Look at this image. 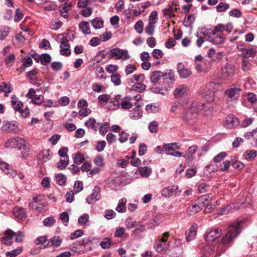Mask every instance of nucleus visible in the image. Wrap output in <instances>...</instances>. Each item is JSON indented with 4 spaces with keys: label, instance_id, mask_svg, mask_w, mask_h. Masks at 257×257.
Listing matches in <instances>:
<instances>
[{
    "label": "nucleus",
    "instance_id": "obj_1",
    "mask_svg": "<svg viewBox=\"0 0 257 257\" xmlns=\"http://www.w3.org/2000/svg\"><path fill=\"white\" fill-rule=\"evenodd\" d=\"M241 221H237L230 224L226 229V233L222 236V243L218 244L217 246H213L216 248L217 255H220L225 250L224 245L231 244L234 239L239 235L241 231Z\"/></svg>",
    "mask_w": 257,
    "mask_h": 257
},
{
    "label": "nucleus",
    "instance_id": "obj_2",
    "mask_svg": "<svg viewBox=\"0 0 257 257\" xmlns=\"http://www.w3.org/2000/svg\"><path fill=\"white\" fill-rule=\"evenodd\" d=\"M233 29L232 25L229 23L227 25L219 24L217 25L210 33L208 36L209 42L215 45H221L224 44L226 39V36L223 32L230 33Z\"/></svg>",
    "mask_w": 257,
    "mask_h": 257
},
{
    "label": "nucleus",
    "instance_id": "obj_3",
    "mask_svg": "<svg viewBox=\"0 0 257 257\" xmlns=\"http://www.w3.org/2000/svg\"><path fill=\"white\" fill-rule=\"evenodd\" d=\"M206 108L205 104L197 102H193L188 110L183 115V118L190 125L194 124L197 118L198 111Z\"/></svg>",
    "mask_w": 257,
    "mask_h": 257
},
{
    "label": "nucleus",
    "instance_id": "obj_4",
    "mask_svg": "<svg viewBox=\"0 0 257 257\" xmlns=\"http://www.w3.org/2000/svg\"><path fill=\"white\" fill-rule=\"evenodd\" d=\"M109 58L125 61L130 58V56L127 50L115 48L109 50Z\"/></svg>",
    "mask_w": 257,
    "mask_h": 257
},
{
    "label": "nucleus",
    "instance_id": "obj_5",
    "mask_svg": "<svg viewBox=\"0 0 257 257\" xmlns=\"http://www.w3.org/2000/svg\"><path fill=\"white\" fill-rule=\"evenodd\" d=\"M208 197L202 196L199 198L195 204L188 207L187 211L189 215H193L200 211L206 205L205 201H208Z\"/></svg>",
    "mask_w": 257,
    "mask_h": 257
},
{
    "label": "nucleus",
    "instance_id": "obj_6",
    "mask_svg": "<svg viewBox=\"0 0 257 257\" xmlns=\"http://www.w3.org/2000/svg\"><path fill=\"white\" fill-rule=\"evenodd\" d=\"M188 89L187 86L181 85L176 88L174 91V94L175 98L181 102L183 105H185L188 103V99L186 96L188 93Z\"/></svg>",
    "mask_w": 257,
    "mask_h": 257
},
{
    "label": "nucleus",
    "instance_id": "obj_7",
    "mask_svg": "<svg viewBox=\"0 0 257 257\" xmlns=\"http://www.w3.org/2000/svg\"><path fill=\"white\" fill-rule=\"evenodd\" d=\"M26 143V141L20 137L12 138L8 140L5 144L6 148H18L21 149Z\"/></svg>",
    "mask_w": 257,
    "mask_h": 257
},
{
    "label": "nucleus",
    "instance_id": "obj_8",
    "mask_svg": "<svg viewBox=\"0 0 257 257\" xmlns=\"http://www.w3.org/2000/svg\"><path fill=\"white\" fill-rule=\"evenodd\" d=\"M240 123L238 118L233 114L228 115L224 121L223 125L226 128H232L237 126Z\"/></svg>",
    "mask_w": 257,
    "mask_h": 257
},
{
    "label": "nucleus",
    "instance_id": "obj_9",
    "mask_svg": "<svg viewBox=\"0 0 257 257\" xmlns=\"http://www.w3.org/2000/svg\"><path fill=\"white\" fill-rule=\"evenodd\" d=\"M60 54L65 56H69L71 54L70 45L69 41L66 37H63L61 39V44L60 45Z\"/></svg>",
    "mask_w": 257,
    "mask_h": 257
},
{
    "label": "nucleus",
    "instance_id": "obj_10",
    "mask_svg": "<svg viewBox=\"0 0 257 257\" xmlns=\"http://www.w3.org/2000/svg\"><path fill=\"white\" fill-rule=\"evenodd\" d=\"M222 230L219 228L211 230L206 234L205 239L207 242H213L221 235Z\"/></svg>",
    "mask_w": 257,
    "mask_h": 257
},
{
    "label": "nucleus",
    "instance_id": "obj_11",
    "mask_svg": "<svg viewBox=\"0 0 257 257\" xmlns=\"http://www.w3.org/2000/svg\"><path fill=\"white\" fill-rule=\"evenodd\" d=\"M169 246V243L167 242V239L161 238L156 240L154 248L158 252H161L168 248Z\"/></svg>",
    "mask_w": 257,
    "mask_h": 257
},
{
    "label": "nucleus",
    "instance_id": "obj_12",
    "mask_svg": "<svg viewBox=\"0 0 257 257\" xmlns=\"http://www.w3.org/2000/svg\"><path fill=\"white\" fill-rule=\"evenodd\" d=\"M179 146L176 143H172L168 145L165 148V152L166 154L172 155L175 157H180L182 156V154L179 151H175L176 149H178Z\"/></svg>",
    "mask_w": 257,
    "mask_h": 257
},
{
    "label": "nucleus",
    "instance_id": "obj_13",
    "mask_svg": "<svg viewBox=\"0 0 257 257\" xmlns=\"http://www.w3.org/2000/svg\"><path fill=\"white\" fill-rule=\"evenodd\" d=\"M5 236L1 238V241L7 245H11L13 243V237L16 233L11 229H8L5 232Z\"/></svg>",
    "mask_w": 257,
    "mask_h": 257
},
{
    "label": "nucleus",
    "instance_id": "obj_14",
    "mask_svg": "<svg viewBox=\"0 0 257 257\" xmlns=\"http://www.w3.org/2000/svg\"><path fill=\"white\" fill-rule=\"evenodd\" d=\"M162 78L165 85H169L170 82L175 80L174 71L171 69L166 70L164 72H163Z\"/></svg>",
    "mask_w": 257,
    "mask_h": 257
},
{
    "label": "nucleus",
    "instance_id": "obj_15",
    "mask_svg": "<svg viewBox=\"0 0 257 257\" xmlns=\"http://www.w3.org/2000/svg\"><path fill=\"white\" fill-rule=\"evenodd\" d=\"M241 89L239 87H232L226 89L224 93L229 98L232 99H236L239 95Z\"/></svg>",
    "mask_w": 257,
    "mask_h": 257
},
{
    "label": "nucleus",
    "instance_id": "obj_16",
    "mask_svg": "<svg viewBox=\"0 0 257 257\" xmlns=\"http://www.w3.org/2000/svg\"><path fill=\"white\" fill-rule=\"evenodd\" d=\"M0 169L3 170L6 174L10 177H14L16 175V172L13 170L9 165L0 160Z\"/></svg>",
    "mask_w": 257,
    "mask_h": 257
},
{
    "label": "nucleus",
    "instance_id": "obj_17",
    "mask_svg": "<svg viewBox=\"0 0 257 257\" xmlns=\"http://www.w3.org/2000/svg\"><path fill=\"white\" fill-rule=\"evenodd\" d=\"M234 66L230 63H226L222 68V74L224 77L232 76L234 74Z\"/></svg>",
    "mask_w": 257,
    "mask_h": 257
},
{
    "label": "nucleus",
    "instance_id": "obj_18",
    "mask_svg": "<svg viewBox=\"0 0 257 257\" xmlns=\"http://www.w3.org/2000/svg\"><path fill=\"white\" fill-rule=\"evenodd\" d=\"M74 244H76L80 246H83L85 247V248L87 246L88 244H89V246L88 248H85L84 250H83V253H85L88 251L91 250L92 249V240L90 239V238H84L81 240H79L77 241L76 243H74Z\"/></svg>",
    "mask_w": 257,
    "mask_h": 257
},
{
    "label": "nucleus",
    "instance_id": "obj_19",
    "mask_svg": "<svg viewBox=\"0 0 257 257\" xmlns=\"http://www.w3.org/2000/svg\"><path fill=\"white\" fill-rule=\"evenodd\" d=\"M178 186L177 185H173L168 186L162 191V195L166 198H169L171 197L174 192L178 190Z\"/></svg>",
    "mask_w": 257,
    "mask_h": 257
},
{
    "label": "nucleus",
    "instance_id": "obj_20",
    "mask_svg": "<svg viewBox=\"0 0 257 257\" xmlns=\"http://www.w3.org/2000/svg\"><path fill=\"white\" fill-rule=\"evenodd\" d=\"M100 199V194L99 191L97 189L93 190V192L91 194L88 196L86 198L87 202L90 204H93L96 201L99 200Z\"/></svg>",
    "mask_w": 257,
    "mask_h": 257
},
{
    "label": "nucleus",
    "instance_id": "obj_21",
    "mask_svg": "<svg viewBox=\"0 0 257 257\" xmlns=\"http://www.w3.org/2000/svg\"><path fill=\"white\" fill-rule=\"evenodd\" d=\"M18 123L16 121L10 122L7 121L4 122L3 126V130L5 132H13L15 131L16 128L18 127Z\"/></svg>",
    "mask_w": 257,
    "mask_h": 257
},
{
    "label": "nucleus",
    "instance_id": "obj_22",
    "mask_svg": "<svg viewBox=\"0 0 257 257\" xmlns=\"http://www.w3.org/2000/svg\"><path fill=\"white\" fill-rule=\"evenodd\" d=\"M212 83L209 84V85L203 90V94H204L205 98L206 100L211 102L214 101V92L212 90H209V86H211Z\"/></svg>",
    "mask_w": 257,
    "mask_h": 257
},
{
    "label": "nucleus",
    "instance_id": "obj_23",
    "mask_svg": "<svg viewBox=\"0 0 257 257\" xmlns=\"http://www.w3.org/2000/svg\"><path fill=\"white\" fill-rule=\"evenodd\" d=\"M11 105L13 108L17 111H20L23 108V104L22 101L18 100L17 96L13 95L12 96Z\"/></svg>",
    "mask_w": 257,
    "mask_h": 257
},
{
    "label": "nucleus",
    "instance_id": "obj_24",
    "mask_svg": "<svg viewBox=\"0 0 257 257\" xmlns=\"http://www.w3.org/2000/svg\"><path fill=\"white\" fill-rule=\"evenodd\" d=\"M240 50L242 51L241 56L243 58H248L249 57H254L256 54V51L253 48L245 49L241 48Z\"/></svg>",
    "mask_w": 257,
    "mask_h": 257
},
{
    "label": "nucleus",
    "instance_id": "obj_25",
    "mask_svg": "<svg viewBox=\"0 0 257 257\" xmlns=\"http://www.w3.org/2000/svg\"><path fill=\"white\" fill-rule=\"evenodd\" d=\"M14 215L17 218L23 219L26 218V210L22 207H16L13 209Z\"/></svg>",
    "mask_w": 257,
    "mask_h": 257
},
{
    "label": "nucleus",
    "instance_id": "obj_26",
    "mask_svg": "<svg viewBox=\"0 0 257 257\" xmlns=\"http://www.w3.org/2000/svg\"><path fill=\"white\" fill-rule=\"evenodd\" d=\"M197 149L198 147L196 145L192 146L189 147L186 151L185 154L182 156L184 157L187 160L191 161L193 159L192 155L196 153Z\"/></svg>",
    "mask_w": 257,
    "mask_h": 257
},
{
    "label": "nucleus",
    "instance_id": "obj_27",
    "mask_svg": "<svg viewBox=\"0 0 257 257\" xmlns=\"http://www.w3.org/2000/svg\"><path fill=\"white\" fill-rule=\"evenodd\" d=\"M140 107V105H138L136 107L130 111V116L131 118L137 119L142 116V111Z\"/></svg>",
    "mask_w": 257,
    "mask_h": 257
},
{
    "label": "nucleus",
    "instance_id": "obj_28",
    "mask_svg": "<svg viewBox=\"0 0 257 257\" xmlns=\"http://www.w3.org/2000/svg\"><path fill=\"white\" fill-rule=\"evenodd\" d=\"M163 72L161 71H154L152 72L150 76L151 82L154 84L157 83L162 78Z\"/></svg>",
    "mask_w": 257,
    "mask_h": 257
},
{
    "label": "nucleus",
    "instance_id": "obj_29",
    "mask_svg": "<svg viewBox=\"0 0 257 257\" xmlns=\"http://www.w3.org/2000/svg\"><path fill=\"white\" fill-rule=\"evenodd\" d=\"M145 79V76L144 74H135L130 79L128 83L130 84V83L136 84L138 83L144 82Z\"/></svg>",
    "mask_w": 257,
    "mask_h": 257
},
{
    "label": "nucleus",
    "instance_id": "obj_30",
    "mask_svg": "<svg viewBox=\"0 0 257 257\" xmlns=\"http://www.w3.org/2000/svg\"><path fill=\"white\" fill-rule=\"evenodd\" d=\"M50 150L49 149L44 150L39 154V159L42 161V162H46L50 160L51 156L50 154Z\"/></svg>",
    "mask_w": 257,
    "mask_h": 257
},
{
    "label": "nucleus",
    "instance_id": "obj_31",
    "mask_svg": "<svg viewBox=\"0 0 257 257\" xmlns=\"http://www.w3.org/2000/svg\"><path fill=\"white\" fill-rule=\"evenodd\" d=\"M196 228L194 226H191L187 231H186V239L189 242L192 240L196 235Z\"/></svg>",
    "mask_w": 257,
    "mask_h": 257
},
{
    "label": "nucleus",
    "instance_id": "obj_32",
    "mask_svg": "<svg viewBox=\"0 0 257 257\" xmlns=\"http://www.w3.org/2000/svg\"><path fill=\"white\" fill-rule=\"evenodd\" d=\"M79 29L84 34H89L90 30L89 23L86 21H82L79 25Z\"/></svg>",
    "mask_w": 257,
    "mask_h": 257
},
{
    "label": "nucleus",
    "instance_id": "obj_33",
    "mask_svg": "<svg viewBox=\"0 0 257 257\" xmlns=\"http://www.w3.org/2000/svg\"><path fill=\"white\" fill-rule=\"evenodd\" d=\"M126 200L125 198H122L119 200L117 206L115 209L118 212L123 213L126 211Z\"/></svg>",
    "mask_w": 257,
    "mask_h": 257
},
{
    "label": "nucleus",
    "instance_id": "obj_34",
    "mask_svg": "<svg viewBox=\"0 0 257 257\" xmlns=\"http://www.w3.org/2000/svg\"><path fill=\"white\" fill-rule=\"evenodd\" d=\"M195 20V16L194 14H190L188 16L185 17L183 21V25L186 27H188L191 25Z\"/></svg>",
    "mask_w": 257,
    "mask_h": 257
},
{
    "label": "nucleus",
    "instance_id": "obj_35",
    "mask_svg": "<svg viewBox=\"0 0 257 257\" xmlns=\"http://www.w3.org/2000/svg\"><path fill=\"white\" fill-rule=\"evenodd\" d=\"M146 88V85L144 82L134 84L131 88V90L136 91L139 92H143Z\"/></svg>",
    "mask_w": 257,
    "mask_h": 257
},
{
    "label": "nucleus",
    "instance_id": "obj_36",
    "mask_svg": "<svg viewBox=\"0 0 257 257\" xmlns=\"http://www.w3.org/2000/svg\"><path fill=\"white\" fill-rule=\"evenodd\" d=\"M257 155V152L254 150L246 151L243 156L244 158L248 161L253 160Z\"/></svg>",
    "mask_w": 257,
    "mask_h": 257
},
{
    "label": "nucleus",
    "instance_id": "obj_37",
    "mask_svg": "<svg viewBox=\"0 0 257 257\" xmlns=\"http://www.w3.org/2000/svg\"><path fill=\"white\" fill-rule=\"evenodd\" d=\"M10 32V28L6 26L0 27V40H4Z\"/></svg>",
    "mask_w": 257,
    "mask_h": 257
},
{
    "label": "nucleus",
    "instance_id": "obj_38",
    "mask_svg": "<svg viewBox=\"0 0 257 257\" xmlns=\"http://www.w3.org/2000/svg\"><path fill=\"white\" fill-rule=\"evenodd\" d=\"M69 162V157L67 156L64 158V159H61L60 161L56 164V166L59 169L63 170L68 165Z\"/></svg>",
    "mask_w": 257,
    "mask_h": 257
},
{
    "label": "nucleus",
    "instance_id": "obj_39",
    "mask_svg": "<svg viewBox=\"0 0 257 257\" xmlns=\"http://www.w3.org/2000/svg\"><path fill=\"white\" fill-rule=\"evenodd\" d=\"M85 125L88 128H92L95 131L97 130V126L96 125V120L94 118H90L85 122Z\"/></svg>",
    "mask_w": 257,
    "mask_h": 257
},
{
    "label": "nucleus",
    "instance_id": "obj_40",
    "mask_svg": "<svg viewBox=\"0 0 257 257\" xmlns=\"http://www.w3.org/2000/svg\"><path fill=\"white\" fill-rule=\"evenodd\" d=\"M93 27L96 29H99L103 26V21L100 18L94 19L91 21Z\"/></svg>",
    "mask_w": 257,
    "mask_h": 257
},
{
    "label": "nucleus",
    "instance_id": "obj_41",
    "mask_svg": "<svg viewBox=\"0 0 257 257\" xmlns=\"http://www.w3.org/2000/svg\"><path fill=\"white\" fill-rule=\"evenodd\" d=\"M130 97H125L123 98L120 103L121 108L124 109H127L132 107L133 104L130 102Z\"/></svg>",
    "mask_w": 257,
    "mask_h": 257
},
{
    "label": "nucleus",
    "instance_id": "obj_42",
    "mask_svg": "<svg viewBox=\"0 0 257 257\" xmlns=\"http://www.w3.org/2000/svg\"><path fill=\"white\" fill-rule=\"evenodd\" d=\"M22 250L23 247L22 246H20L10 251L6 252V255L7 256L9 257H16L17 255H19L22 252Z\"/></svg>",
    "mask_w": 257,
    "mask_h": 257
},
{
    "label": "nucleus",
    "instance_id": "obj_43",
    "mask_svg": "<svg viewBox=\"0 0 257 257\" xmlns=\"http://www.w3.org/2000/svg\"><path fill=\"white\" fill-rule=\"evenodd\" d=\"M96 125L100 127L99 128V133L101 135H104V134L107 132V130L109 127V123L107 122H104L103 123L101 122H97Z\"/></svg>",
    "mask_w": 257,
    "mask_h": 257
},
{
    "label": "nucleus",
    "instance_id": "obj_44",
    "mask_svg": "<svg viewBox=\"0 0 257 257\" xmlns=\"http://www.w3.org/2000/svg\"><path fill=\"white\" fill-rule=\"evenodd\" d=\"M12 86L10 83L3 82L0 84V91L9 93L12 91Z\"/></svg>",
    "mask_w": 257,
    "mask_h": 257
},
{
    "label": "nucleus",
    "instance_id": "obj_45",
    "mask_svg": "<svg viewBox=\"0 0 257 257\" xmlns=\"http://www.w3.org/2000/svg\"><path fill=\"white\" fill-rule=\"evenodd\" d=\"M74 163L79 165L84 160V157L82 154L79 152H77L73 156Z\"/></svg>",
    "mask_w": 257,
    "mask_h": 257
},
{
    "label": "nucleus",
    "instance_id": "obj_46",
    "mask_svg": "<svg viewBox=\"0 0 257 257\" xmlns=\"http://www.w3.org/2000/svg\"><path fill=\"white\" fill-rule=\"evenodd\" d=\"M51 60L50 55L47 53L43 54L40 56L41 63L42 65H45L46 64L50 63Z\"/></svg>",
    "mask_w": 257,
    "mask_h": 257
},
{
    "label": "nucleus",
    "instance_id": "obj_47",
    "mask_svg": "<svg viewBox=\"0 0 257 257\" xmlns=\"http://www.w3.org/2000/svg\"><path fill=\"white\" fill-rule=\"evenodd\" d=\"M71 3H66L64 5H61L59 7V11L61 13V15L64 13H68L69 10L71 7Z\"/></svg>",
    "mask_w": 257,
    "mask_h": 257
},
{
    "label": "nucleus",
    "instance_id": "obj_48",
    "mask_svg": "<svg viewBox=\"0 0 257 257\" xmlns=\"http://www.w3.org/2000/svg\"><path fill=\"white\" fill-rule=\"evenodd\" d=\"M121 98V95L120 94H118L115 96V97L114 98H112L110 100V103H111L113 106H109V108L111 109H114L115 107H118L119 106V103H117L119 100H120Z\"/></svg>",
    "mask_w": 257,
    "mask_h": 257
},
{
    "label": "nucleus",
    "instance_id": "obj_49",
    "mask_svg": "<svg viewBox=\"0 0 257 257\" xmlns=\"http://www.w3.org/2000/svg\"><path fill=\"white\" fill-rule=\"evenodd\" d=\"M240 207H244L243 206V203L240 204V206L238 204H234L231 203L229 204V205H227L224 209L223 210V214L225 213V212L226 211V212L228 211L230 209H232L233 208H234L235 210H237L239 209Z\"/></svg>",
    "mask_w": 257,
    "mask_h": 257
},
{
    "label": "nucleus",
    "instance_id": "obj_50",
    "mask_svg": "<svg viewBox=\"0 0 257 257\" xmlns=\"http://www.w3.org/2000/svg\"><path fill=\"white\" fill-rule=\"evenodd\" d=\"M62 241V239L59 236H54L50 239V241L51 242V244L55 247H59Z\"/></svg>",
    "mask_w": 257,
    "mask_h": 257
},
{
    "label": "nucleus",
    "instance_id": "obj_51",
    "mask_svg": "<svg viewBox=\"0 0 257 257\" xmlns=\"http://www.w3.org/2000/svg\"><path fill=\"white\" fill-rule=\"evenodd\" d=\"M66 178L62 174H58L56 175V182L60 185H63L65 184Z\"/></svg>",
    "mask_w": 257,
    "mask_h": 257
},
{
    "label": "nucleus",
    "instance_id": "obj_52",
    "mask_svg": "<svg viewBox=\"0 0 257 257\" xmlns=\"http://www.w3.org/2000/svg\"><path fill=\"white\" fill-rule=\"evenodd\" d=\"M94 162L98 167H103L104 165V158L100 155H97L94 159Z\"/></svg>",
    "mask_w": 257,
    "mask_h": 257
},
{
    "label": "nucleus",
    "instance_id": "obj_53",
    "mask_svg": "<svg viewBox=\"0 0 257 257\" xmlns=\"http://www.w3.org/2000/svg\"><path fill=\"white\" fill-rule=\"evenodd\" d=\"M229 7L228 4L225 3H220L216 7V9L218 12H225Z\"/></svg>",
    "mask_w": 257,
    "mask_h": 257
},
{
    "label": "nucleus",
    "instance_id": "obj_54",
    "mask_svg": "<svg viewBox=\"0 0 257 257\" xmlns=\"http://www.w3.org/2000/svg\"><path fill=\"white\" fill-rule=\"evenodd\" d=\"M140 172L142 177H148L151 173V169L147 167H142L140 169Z\"/></svg>",
    "mask_w": 257,
    "mask_h": 257
},
{
    "label": "nucleus",
    "instance_id": "obj_55",
    "mask_svg": "<svg viewBox=\"0 0 257 257\" xmlns=\"http://www.w3.org/2000/svg\"><path fill=\"white\" fill-rule=\"evenodd\" d=\"M15 59V55L11 54L7 58H5V61L8 67H11L13 65V63Z\"/></svg>",
    "mask_w": 257,
    "mask_h": 257
},
{
    "label": "nucleus",
    "instance_id": "obj_56",
    "mask_svg": "<svg viewBox=\"0 0 257 257\" xmlns=\"http://www.w3.org/2000/svg\"><path fill=\"white\" fill-rule=\"evenodd\" d=\"M111 80L112 83L116 86L120 84V76L117 73L112 75L111 77Z\"/></svg>",
    "mask_w": 257,
    "mask_h": 257
},
{
    "label": "nucleus",
    "instance_id": "obj_57",
    "mask_svg": "<svg viewBox=\"0 0 257 257\" xmlns=\"http://www.w3.org/2000/svg\"><path fill=\"white\" fill-rule=\"evenodd\" d=\"M83 235V231L82 230L78 229L75 232L70 234L69 237L71 240L75 239L78 237H81Z\"/></svg>",
    "mask_w": 257,
    "mask_h": 257
},
{
    "label": "nucleus",
    "instance_id": "obj_58",
    "mask_svg": "<svg viewBox=\"0 0 257 257\" xmlns=\"http://www.w3.org/2000/svg\"><path fill=\"white\" fill-rule=\"evenodd\" d=\"M89 215L88 214H84L80 216L78 219V223L81 225L86 224L89 220Z\"/></svg>",
    "mask_w": 257,
    "mask_h": 257
},
{
    "label": "nucleus",
    "instance_id": "obj_59",
    "mask_svg": "<svg viewBox=\"0 0 257 257\" xmlns=\"http://www.w3.org/2000/svg\"><path fill=\"white\" fill-rule=\"evenodd\" d=\"M116 216L115 212L111 209L106 210L105 211L104 217L107 219L110 220L114 218Z\"/></svg>",
    "mask_w": 257,
    "mask_h": 257
},
{
    "label": "nucleus",
    "instance_id": "obj_60",
    "mask_svg": "<svg viewBox=\"0 0 257 257\" xmlns=\"http://www.w3.org/2000/svg\"><path fill=\"white\" fill-rule=\"evenodd\" d=\"M143 21L139 20L135 24V29L139 34H142L143 31Z\"/></svg>",
    "mask_w": 257,
    "mask_h": 257
},
{
    "label": "nucleus",
    "instance_id": "obj_61",
    "mask_svg": "<svg viewBox=\"0 0 257 257\" xmlns=\"http://www.w3.org/2000/svg\"><path fill=\"white\" fill-rule=\"evenodd\" d=\"M251 64L249 61L243 59L242 61L241 69L244 72L249 71L250 69Z\"/></svg>",
    "mask_w": 257,
    "mask_h": 257
},
{
    "label": "nucleus",
    "instance_id": "obj_62",
    "mask_svg": "<svg viewBox=\"0 0 257 257\" xmlns=\"http://www.w3.org/2000/svg\"><path fill=\"white\" fill-rule=\"evenodd\" d=\"M44 101V97L41 95H36L33 99V103L37 105L41 104Z\"/></svg>",
    "mask_w": 257,
    "mask_h": 257
},
{
    "label": "nucleus",
    "instance_id": "obj_63",
    "mask_svg": "<svg viewBox=\"0 0 257 257\" xmlns=\"http://www.w3.org/2000/svg\"><path fill=\"white\" fill-rule=\"evenodd\" d=\"M158 126V123L156 121H153L150 123L148 129L151 133H156L157 132Z\"/></svg>",
    "mask_w": 257,
    "mask_h": 257
},
{
    "label": "nucleus",
    "instance_id": "obj_64",
    "mask_svg": "<svg viewBox=\"0 0 257 257\" xmlns=\"http://www.w3.org/2000/svg\"><path fill=\"white\" fill-rule=\"evenodd\" d=\"M106 143L104 141L98 142L95 147V150L98 152H101L104 149Z\"/></svg>",
    "mask_w": 257,
    "mask_h": 257
}]
</instances>
